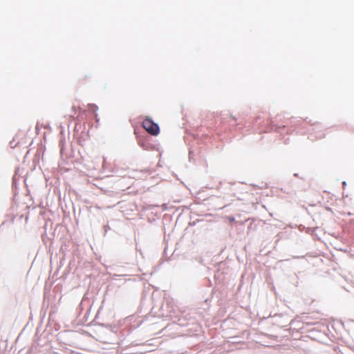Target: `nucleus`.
I'll return each instance as SVG.
<instances>
[{
	"mask_svg": "<svg viewBox=\"0 0 354 354\" xmlns=\"http://www.w3.org/2000/svg\"><path fill=\"white\" fill-rule=\"evenodd\" d=\"M142 127L149 134L152 136H157L159 134L160 129L158 125L155 123L149 117H146L142 121Z\"/></svg>",
	"mask_w": 354,
	"mask_h": 354,
	"instance_id": "obj_1",
	"label": "nucleus"
},
{
	"mask_svg": "<svg viewBox=\"0 0 354 354\" xmlns=\"http://www.w3.org/2000/svg\"><path fill=\"white\" fill-rule=\"evenodd\" d=\"M276 122H277L276 120ZM288 127L287 123H282L281 124H275V121H272L271 122V129L275 131H277L279 133H282L283 130Z\"/></svg>",
	"mask_w": 354,
	"mask_h": 354,
	"instance_id": "obj_2",
	"label": "nucleus"
},
{
	"mask_svg": "<svg viewBox=\"0 0 354 354\" xmlns=\"http://www.w3.org/2000/svg\"><path fill=\"white\" fill-rule=\"evenodd\" d=\"M91 106L93 107L95 109L97 108L96 106H95V105H91Z\"/></svg>",
	"mask_w": 354,
	"mask_h": 354,
	"instance_id": "obj_3",
	"label": "nucleus"
}]
</instances>
